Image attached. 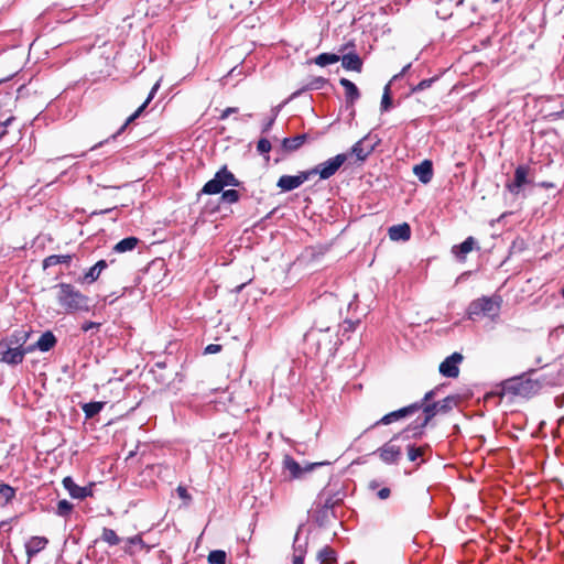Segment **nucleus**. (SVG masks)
<instances>
[{
  "label": "nucleus",
  "instance_id": "nucleus-1",
  "mask_svg": "<svg viewBox=\"0 0 564 564\" xmlns=\"http://www.w3.org/2000/svg\"><path fill=\"white\" fill-rule=\"evenodd\" d=\"M56 288L58 289L57 301L66 312L89 311L88 296L78 291L74 285L59 283Z\"/></svg>",
  "mask_w": 564,
  "mask_h": 564
},
{
  "label": "nucleus",
  "instance_id": "nucleus-2",
  "mask_svg": "<svg viewBox=\"0 0 564 564\" xmlns=\"http://www.w3.org/2000/svg\"><path fill=\"white\" fill-rule=\"evenodd\" d=\"M502 304L500 295L481 296L471 301L467 308V315L469 319H476L479 316H488L496 318L499 315Z\"/></svg>",
  "mask_w": 564,
  "mask_h": 564
},
{
  "label": "nucleus",
  "instance_id": "nucleus-3",
  "mask_svg": "<svg viewBox=\"0 0 564 564\" xmlns=\"http://www.w3.org/2000/svg\"><path fill=\"white\" fill-rule=\"evenodd\" d=\"M539 381L528 378L525 375L509 378L502 382L505 394L530 398L540 390Z\"/></svg>",
  "mask_w": 564,
  "mask_h": 564
},
{
  "label": "nucleus",
  "instance_id": "nucleus-4",
  "mask_svg": "<svg viewBox=\"0 0 564 564\" xmlns=\"http://www.w3.org/2000/svg\"><path fill=\"white\" fill-rule=\"evenodd\" d=\"M440 402L425 403L421 409L423 410L424 417H417L411 423L403 432L404 437H419L423 434L424 427L438 412Z\"/></svg>",
  "mask_w": 564,
  "mask_h": 564
},
{
  "label": "nucleus",
  "instance_id": "nucleus-5",
  "mask_svg": "<svg viewBox=\"0 0 564 564\" xmlns=\"http://www.w3.org/2000/svg\"><path fill=\"white\" fill-rule=\"evenodd\" d=\"M347 158L345 153L337 154L308 170V173H311V176L317 174L322 180H328L337 173L340 166L347 161Z\"/></svg>",
  "mask_w": 564,
  "mask_h": 564
},
{
  "label": "nucleus",
  "instance_id": "nucleus-6",
  "mask_svg": "<svg viewBox=\"0 0 564 564\" xmlns=\"http://www.w3.org/2000/svg\"><path fill=\"white\" fill-rule=\"evenodd\" d=\"M30 354L26 347H15L0 340V361L9 366H18L23 362L25 355Z\"/></svg>",
  "mask_w": 564,
  "mask_h": 564
},
{
  "label": "nucleus",
  "instance_id": "nucleus-7",
  "mask_svg": "<svg viewBox=\"0 0 564 564\" xmlns=\"http://www.w3.org/2000/svg\"><path fill=\"white\" fill-rule=\"evenodd\" d=\"M343 499L340 491H334L333 489L325 487L317 496L315 501L316 508L319 512L326 514L335 506H337Z\"/></svg>",
  "mask_w": 564,
  "mask_h": 564
},
{
  "label": "nucleus",
  "instance_id": "nucleus-8",
  "mask_svg": "<svg viewBox=\"0 0 564 564\" xmlns=\"http://www.w3.org/2000/svg\"><path fill=\"white\" fill-rule=\"evenodd\" d=\"M422 408V403H412L408 406H404V408H401L397 411H392L386 415H383L379 421H377L373 426H377V425H389L393 422H397L401 419H404L406 416H410V415H413L414 413H416L419 410H421Z\"/></svg>",
  "mask_w": 564,
  "mask_h": 564
},
{
  "label": "nucleus",
  "instance_id": "nucleus-9",
  "mask_svg": "<svg viewBox=\"0 0 564 564\" xmlns=\"http://www.w3.org/2000/svg\"><path fill=\"white\" fill-rule=\"evenodd\" d=\"M530 167L528 165H519L514 171V177L511 182L506 183V189L512 195H518L524 185L530 183L529 180Z\"/></svg>",
  "mask_w": 564,
  "mask_h": 564
},
{
  "label": "nucleus",
  "instance_id": "nucleus-10",
  "mask_svg": "<svg viewBox=\"0 0 564 564\" xmlns=\"http://www.w3.org/2000/svg\"><path fill=\"white\" fill-rule=\"evenodd\" d=\"M310 177L311 173H308V171L300 172L297 175H282L279 178L276 186L282 192H290L300 187L304 182L310 180Z\"/></svg>",
  "mask_w": 564,
  "mask_h": 564
},
{
  "label": "nucleus",
  "instance_id": "nucleus-11",
  "mask_svg": "<svg viewBox=\"0 0 564 564\" xmlns=\"http://www.w3.org/2000/svg\"><path fill=\"white\" fill-rule=\"evenodd\" d=\"M463 356L459 352H453L446 357L440 365V373L446 378H456L459 375L458 365L462 362Z\"/></svg>",
  "mask_w": 564,
  "mask_h": 564
},
{
  "label": "nucleus",
  "instance_id": "nucleus-12",
  "mask_svg": "<svg viewBox=\"0 0 564 564\" xmlns=\"http://www.w3.org/2000/svg\"><path fill=\"white\" fill-rule=\"evenodd\" d=\"M327 463L321 462V463H311L306 464L304 467H302L294 458L291 456H285L283 460L284 468L290 473L292 478H300L304 473L313 470L317 466L326 465Z\"/></svg>",
  "mask_w": 564,
  "mask_h": 564
},
{
  "label": "nucleus",
  "instance_id": "nucleus-13",
  "mask_svg": "<svg viewBox=\"0 0 564 564\" xmlns=\"http://www.w3.org/2000/svg\"><path fill=\"white\" fill-rule=\"evenodd\" d=\"M160 87V83H156L151 91L149 93V96L148 98L144 100V102L132 113L130 115L124 123L118 129V131L116 133H113L110 139L115 140L118 135H120L121 133L124 132V130L127 129V127L132 123L137 118H139L141 116V113L144 111V109L148 107V105L150 104V101L154 98L158 89Z\"/></svg>",
  "mask_w": 564,
  "mask_h": 564
},
{
  "label": "nucleus",
  "instance_id": "nucleus-14",
  "mask_svg": "<svg viewBox=\"0 0 564 564\" xmlns=\"http://www.w3.org/2000/svg\"><path fill=\"white\" fill-rule=\"evenodd\" d=\"M56 344H57L56 336L53 334V332L46 330L40 336L37 341H35L32 345L26 346V350H29L30 352H33L35 350H39L41 352H46V351H50L51 349H53Z\"/></svg>",
  "mask_w": 564,
  "mask_h": 564
},
{
  "label": "nucleus",
  "instance_id": "nucleus-15",
  "mask_svg": "<svg viewBox=\"0 0 564 564\" xmlns=\"http://www.w3.org/2000/svg\"><path fill=\"white\" fill-rule=\"evenodd\" d=\"M376 453L386 464H397L402 455L400 446L393 444L392 441L378 448Z\"/></svg>",
  "mask_w": 564,
  "mask_h": 564
},
{
  "label": "nucleus",
  "instance_id": "nucleus-16",
  "mask_svg": "<svg viewBox=\"0 0 564 564\" xmlns=\"http://www.w3.org/2000/svg\"><path fill=\"white\" fill-rule=\"evenodd\" d=\"M63 486L74 499H85L91 496V489L89 487L78 486L69 476L63 479Z\"/></svg>",
  "mask_w": 564,
  "mask_h": 564
},
{
  "label": "nucleus",
  "instance_id": "nucleus-17",
  "mask_svg": "<svg viewBox=\"0 0 564 564\" xmlns=\"http://www.w3.org/2000/svg\"><path fill=\"white\" fill-rule=\"evenodd\" d=\"M414 175L423 184H427L433 178V164L430 160H424L413 167Z\"/></svg>",
  "mask_w": 564,
  "mask_h": 564
},
{
  "label": "nucleus",
  "instance_id": "nucleus-18",
  "mask_svg": "<svg viewBox=\"0 0 564 564\" xmlns=\"http://www.w3.org/2000/svg\"><path fill=\"white\" fill-rule=\"evenodd\" d=\"M47 543L48 540L44 536L30 538L25 543V552L29 560H31L33 556H35L37 553L44 550Z\"/></svg>",
  "mask_w": 564,
  "mask_h": 564
},
{
  "label": "nucleus",
  "instance_id": "nucleus-19",
  "mask_svg": "<svg viewBox=\"0 0 564 564\" xmlns=\"http://www.w3.org/2000/svg\"><path fill=\"white\" fill-rule=\"evenodd\" d=\"M388 235L393 241H406L411 237V228L406 223L393 225L389 228Z\"/></svg>",
  "mask_w": 564,
  "mask_h": 564
},
{
  "label": "nucleus",
  "instance_id": "nucleus-20",
  "mask_svg": "<svg viewBox=\"0 0 564 564\" xmlns=\"http://www.w3.org/2000/svg\"><path fill=\"white\" fill-rule=\"evenodd\" d=\"M31 337V330L15 329L10 336L3 338L9 345L15 347H26L25 344Z\"/></svg>",
  "mask_w": 564,
  "mask_h": 564
},
{
  "label": "nucleus",
  "instance_id": "nucleus-21",
  "mask_svg": "<svg viewBox=\"0 0 564 564\" xmlns=\"http://www.w3.org/2000/svg\"><path fill=\"white\" fill-rule=\"evenodd\" d=\"M476 245V240L473 237L466 238L462 243L456 245L452 248V253L459 260H465L466 254L469 253L474 246Z\"/></svg>",
  "mask_w": 564,
  "mask_h": 564
},
{
  "label": "nucleus",
  "instance_id": "nucleus-22",
  "mask_svg": "<svg viewBox=\"0 0 564 564\" xmlns=\"http://www.w3.org/2000/svg\"><path fill=\"white\" fill-rule=\"evenodd\" d=\"M306 134H297L291 138H284L282 140L281 147L285 152H293L299 150L305 142Z\"/></svg>",
  "mask_w": 564,
  "mask_h": 564
},
{
  "label": "nucleus",
  "instance_id": "nucleus-23",
  "mask_svg": "<svg viewBox=\"0 0 564 564\" xmlns=\"http://www.w3.org/2000/svg\"><path fill=\"white\" fill-rule=\"evenodd\" d=\"M341 65L347 70L361 72L362 61L359 55L349 53L341 57Z\"/></svg>",
  "mask_w": 564,
  "mask_h": 564
},
{
  "label": "nucleus",
  "instance_id": "nucleus-24",
  "mask_svg": "<svg viewBox=\"0 0 564 564\" xmlns=\"http://www.w3.org/2000/svg\"><path fill=\"white\" fill-rule=\"evenodd\" d=\"M216 175L220 177V183L224 187L234 186L238 187L241 185V182L224 165L220 170L216 172Z\"/></svg>",
  "mask_w": 564,
  "mask_h": 564
},
{
  "label": "nucleus",
  "instance_id": "nucleus-25",
  "mask_svg": "<svg viewBox=\"0 0 564 564\" xmlns=\"http://www.w3.org/2000/svg\"><path fill=\"white\" fill-rule=\"evenodd\" d=\"M339 84L345 88V96L348 102L354 104L359 99L360 93L352 82L347 78H340Z\"/></svg>",
  "mask_w": 564,
  "mask_h": 564
},
{
  "label": "nucleus",
  "instance_id": "nucleus-26",
  "mask_svg": "<svg viewBox=\"0 0 564 564\" xmlns=\"http://www.w3.org/2000/svg\"><path fill=\"white\" fill-rule=\"evenodd\" d=\"M107 267L108 263L106 260L97 261L85 274L84 280L88 283L95 282Z\"/></svg>",
  "mask_w": 564,
  "mask_h": 564
},
{
  "label": "nucleus",
  "instance_id": "nucleus-27",
  "mask_svg": "<svg viewBox=\"0 0 564 564\" xmlns=\"http://www.w3.org/2000/svg\"><path fill=\"white\" fill-rule=\"evenodd\" d=\"M224 188L225 187L220 183V177L215 174L214 177L203 186L202 193L206 195H215L221 193Z\"/></svg>",
  "mask_w": 564,
  "mask_h": 564
},
{
  "label": "nucleus",
  "instance_id": "nucleus-28",
  "mask_svg": "<svg viewBox=\"0 0 564 564\" xmlns=\"http://www.w3.org/2000/svg\"><path fill=\"white\" fill-rule=\"evenodd\" d=\"M367 138H362L351 147V154L356 155L358 160L365 161L368 155L373 151V147L365 148L364 143Z\"/></svg>",
  "mask_w": 564,
  "mask_h": 564
},
{
  "label": "nucleus",
  "instance_id": "nucleus-29",
  "mask_svg": "<svg viewBox=\"0 0 564 564\" xmlns=\"http://www.w3.org/2000/svg\"><path fill=\"white\" fill-rule=\"evenodd\" d=\"M72 256L69 254H52L43 260V268L47 269L57 264H69Z\"/></svg>",
  "mask_w": 564,
  "mask_h": 564
},
{
  "label": "nucleus",
  "instance_id": "nucleus-30",
  "mask_svg": "<svg viewBox=\"0 0 564 564\" xmlns=\"http://www.w3.org/2000/svg\"><path fill=\"white\" fill-rule=\"evenodd\" d=\"M138 242L139 239L135 237L123 238L122 240L115 245L113 251L118 253L131 251L137 247Z\"/></svg>",
  "mask_w": 564,
  "mask_h": 564
},
{
  "label": "nucleus",
  "instance_id": "nucleus-31",
  "mask_svg": "<svg viewBox=\"0 0 564 564\" xmlns=\"http://www.w3.org/2000/svg\"><path fill=\"white\" fill-rule=\"evenodd\" d=\"M286 102H288V101H283L282 104H280V105H278V106H275V107H273V108L271 109V111H270V112H271L270 117H269V118L263 122V124H262V129H261V132H262V133H268V132L271 130V128H272V126L274 124V122H275V120H276V118H278V116H279V113H280L281 109L283 108V106H284Z\"/></svg>",
  "mask_w": 564,
  "mask_h": 564
},
{
  "label": "nucleus",
  "instance_id": "nucleus-32",
  "mask_svg": "<svg viewBox=\"0 0 564 564\" xmlns=\"http://www.w3.org/2000/svg\"><path fill=\"white\" fill-rule=\"evenodd\" d=\"M322 564H330L336 561V552L330 546H324L317 554Z\"/></svg>",
  "mask_w": 564,
  "mask_h": 564
},
{
  "label": "nucleus",
  "instance_id": "nucleus-33",
  "mask_svg": "<svg viewBox=\"0 0 564 564\" xmlns=\"http://www.w3.org/2000/svg\"><path fill=\"white\" fill-rule=\"evenodd\" d=\"M105 406L104 402H88L83 405V411L87 419L97 415Z\"/></svg>",
  "mask_w": 564,
  "mask_h": 564
},
{
  "label": "nucleus",
  "instance_id": "nucleus-34",
  "mask_svg": "<svg viewBox=\"0 0 564 564\" xmlns=\"http://www.w3.org/2000/svg\"><path fill=\"white\" fill-rule=\"evenodd\" d=\"M340 59L339 55L334 53H322L315 58L318 66L325 67L327 65L337 63Z\"/></svg>",
  "mask_w": 564,
  "mask_h": 564
},
{
  "label": "nucleus",
  "instance_id": "nucleus-35",
  "mask_svg": "<svg viewBox=\"0 0 564 564\" xmlns=\"http://www.w3.org/2000/svg\"><path fill=\"white\" fill-rule=\"evenodd\" d=\"M101 540L109 544L110 546L118 545L120 543V538L112 529L104 528Z\"/></svg>",
  "mask_w": 564,
  "mask_h": 564
},
{
  "label": "nucleus",
  "instance_id": "nucleus-36",
  "mask_svg": "<svg viewBox=\"0 0 564 564\" xmlns=\"http://www.w3.org/2000/svg\"><path fill=\"white\" fill-rule=\"evenodd\" d=\"M226 552L221 550H214L208 554V563L209 564H225L226 563Z\"/></svg>",
  "mask_w": 564,
  "mask_h": 564
},
{
  "label": "nucleus",
  "instance_id": "nucleus-37",
  "mask_svg": "<svg viewBox=\"0 0 564 564\" xmlns=\"http://www.w3.org/2000/svg\"><path fill=\"white\" fill-rule=\"evenodd\" d=\"M73 510V505L66 499L59 500L56 508V514L63 518L69 516Z\"/></svg>",
  "mask_w": 564,
  "mask_h": 564
},
{
  "label": "nucleus",
  "instance_id": "nucleus-38",
  "mask_svg": "<svg viewBox=\"0 0 564 564\" xmlns=\"http://www.w3.org/2000/svg\"><path fill=\"white\" fill-rule=\"evenodd\" d=\"M240 199V194L236 189H227L221 192V202L227 204H235Z\"/></svg>",
  "mask_w": 564,
  "mask_h": 564
},
{
  "label": "nucleus",
  "instance_id": "nucleus-39",
  "mask_svg": "<svg viewBox=\"0 0 564 564\" xmlns=\"http://www.w3.org/2000/svg\"><path fill=\"white\" fill-rule=\"evenodd\" d=\"M15 496V490L8 484H0V497L4 499L6 502L11 501Z\"/></svg>",
  "mask_w": 564,
  "mask_h": 564
},
{
  "label": "nucleus",
  "instance_id": "nucleus-40",
  "mask_svg": "<svg viewBox=\"0 0 564 564\" xmlns=\"http://www.w3.org/2000/svg\"><path fill=\"white\" fill-rule=\"evenodd\" d=\"M392 105V99H391V96H390V85H386L384 87V91H383V95H382V99H381V105H380V109L381 111H388L390 109Z\"/></svg>",
  "mask_w": 564,
  "mask_h": 564
},
{
  "label": "nucleus",
  "instance_id": "nucleus-41",
  "mask_svg": "<svg viewBox=\"0 0 564 564\" xmlns=\"http://www.w3.org/2000/svg\"><path fill=\"white\" fill-rule=\"evenodd\" d=\"M424 454L423 447H415L414 445L408 446V458L411 462H415L421 458Z\"/></svg>",
  "mask_w": 564,
  "mask_h": 564
},
{
  "label": "nucleus",
  "instance_id": "nucleus-42",
  "mask_svg": "<svg viewBox=\"0 0 564 564\" xmlns=\"http://www.w3.org/2000/svg\"><path fill=\"white\" fill-rule=\"evenodd\" d=\"M327 84V79L324 77H313L311 82L307 84L306 89H322Z\"/></svg>",
  "mask_w": 564,
  "mask_h": 564
},
{
  "label": "nucleus",
  "instance_id": "nucleus-43",
  "mask_svg": "<svg viewBox=\"0 0 564 564\" xmlns=\"http://www.w3.org/2000/svg\"><path fill=\"white\" fill-rule=\"evenodd\" d=\"M271 150V142L265 139L261 138L257 143V151L261 154L269 153Z\"/></svg>",
  "mask_w": 564,
  "mask_h": 564
},
{
  "label": "nucleus",
  "instance_id": "nucleus-44",
  "mask_svg": "<svg viewBox=\"0 0 564 564\" xmlns=\"http://www.w3.org/2000/svg\"><path fill=\"white\" fill-rule=\"evenodd\" d=\"M434 80H435L434 78H427V79L421 80L416 86H414L412 88V93L422 91V90L431 87V85L433 84Z\"/></svg>",
  "mask_w": 564,
  "mask_h": 564
},
{
  "label": "nucleus",
  "instance_id": "nucleus-45",
  "mask_svg": "<svg viewBox=\"0 0 564 564\" xmlns=\"http://www.w3.org/2000/svg\"><path fill=\"white\" fill-rule=\"evenodd\" d=\"M453 403H454V399L451 398V397H447V398L443 399L440 402L438 412H447V411H449L452 409Z\"/></svg>",
  "mask_w": 564,
  "mask_h": 564
},
{
  "label": "nucleus",
  "instance_id": "nucleus-46",
  "mask_svg": "<svg viewBox=\"0 0 564 564\" xmlns=\"http://www.w3.org/2000/svg\"><path fill=\"white\" fill-rule=\"evenodd\" d=\"M176 492H177L178 497H180L182 500H184V502H185L186 505H188V503L191 502L192 497H191V495L188 494V491H187V489H186L185 487H183V486H178V487L176 488Z\"/></svg>",
  "mask_w": 564,
  "mask_h": 564
},
{
  "label": "nucleus",
  "instance_id": "nucleus-47",
  "mask_svg": "<svg viewBox=\"0 0 564 564\" xmlns=\"http://www.w3.org/2000/svg\"><path fill=\"white\" fill-rule=\"evenodd\" d=\"M14 117H9L4 121L0 122V140L8 133V127L12 123Z\"/></svg>",
  "mask_w": 564,
  "mask_h": 564
},
{
  "label": "nucleus",
  "instance_id": "nucleus-48",
  "mask_svg": "<svg viewBox=\"0 0 564 564\" xmlns=\"http://www.w3.org/2000/svg\"><path fill=\"white\" fill-rule=\"evenodd\" d=\"M127 544L129 547H131L134 545H142L143 541L140 535H134V536L127 539Z\"/></svg>",
  "mask_w": 564,
  "mask_h": 564
},
{
  "label": "nucleus",
  "instance_id": "nucleus-49",
  "mask_svg": "<svg viewBox=\"0 0 564 564\" xmlns=\"http://www.w3.org/2000/svg\"><path fill=\"white\" fill-rule=\"evenodd\" d=\"M238 112V108L236 107H228L225 110H223L221 115L219 116L220 120H226L230 115Z\"/></svg>",
  "mask_w": 564,
  "mask_h": 564
},
{
  "label": "nucleus",
  "instance_id": "nucleus-50",
  "mask_svg": "<svg viewBox=\"0 0 564 564\" xmlns=\"http://www.w3.org/2000/svg\"><path fill=\"white\" fill-rule=\"evenodd\" d=\"M329 330V327H321V328H316V327H312L306 334H305V338L306 339H311L315 336V333L316 332H328Z\"/></svg>",
  "mask_w": 564,
  "mask_h": 564
},
{
  "label": "nucleus",
  "instance_id": "nucleus-51",
  "mask_svg": "<svg viewBox=\"0 0 564 564\" xmlns=\"http://www.w3.org/2000/svg\"><path fill=\"white\" fill-rule=\"evenodd\" d=\"M391 490L388 487H383L377 491V496L381 500H386L390 497Z\"/></svg>",
  "mask_w": 564,
  "mask_h": 564
},
{
  "label": "nucleus",
  "instance_id": "nucleus-52",
  "mask_svg": "<svg viewBox=\"0 0 564 564\" xmlns=\"http://www.w3.org/2000/svg\"><path fill=\"white\" fill-rule=\"evenodd\" d=\"M221 350V346L220 345H217V344H209L208 346H206L205 348V354L207 355H212V354H216V352H219Z\"/></svg>",
  "mask_w": 564,
  "mask_h": 564
},
{
  "label": "nucleus",
  "instance_id": "nucleus-53",
  "mask_svg": "<svg viewBox=\"0 0 564 564\" xmlns=\"http://www.w3.org/2000/svg\"><path fill=\"white\" fill-rule=\"evenodd\" d=\"M100 326L99 323H95V322H86L82 325V330L83 332H89L90 329L93 328H98Z\"/></svg>",
  "mask_w": 564,
  "mask_h": 564
},
{
  "label": "nucleus",
  "instance_id": "nucleus-54",
  "mask_svg": "<svg viewBox=\"0 0 564 564\" xmlns=\"http://www.w3.org/2000/svg\"><path fill=\"white\" fill-rule=\"evenodd\" d=\"M299 542V538L297 535L295 536V540H294V554H299V553H302L303 554V557H305V547L301 544H297Z\"/></svg>",
  "mask_w": 564,
  "mask_h": 564
},
{
  "label": "nucleus",
  "instance_id": "nucleus-55",
  "mask_svg": "<svg viewBox=\"0 0 564 564\" xmlns=\"http://www.w3.org/2000/svg\"><path fill=\"white\" fill-rule=\"evenodd\" d=\"M435 395V390H431L429 392L425 393V395L423 397V399L421 401H419L417 403H422V406L425 404V403H431L430 401L434 398Z\"/></svg>",
  "mask_w": 564,
  "mask_h": 564
},
{
  "label": "nucleus",
  "instance_id": "nucleus-56",
  "mask_svg": "<svg viewBox=\"0 0 564 564\" xmlns=\"http://www.w3.org/2000/svg\"><path fill=\"white\" fill-rule=\"evenodd\" d=\"M293 564H304V557L302 553L293 555Z\"/></svg>",
  "mask_w": 564,
  "mask_h": 564
},
{
  "label": "nucleus",
  "instance_id": "nucleus-57",
  "mask_svg": "<svg viewBox=\"0 0 564 564\" xmlns=\"http://www.w3.org/2000/svg\"><path fill=\"white\" fill-rule=\"evenodd\" d=\"M410 67L411 64L405 65L399 74L393 76V79H399L400 77H402Z\"/></svg>",
  "mask_w": 564,
  "mask_h": 564
},
{
  "label": "nucleus",
  "instance_id": "nucleus-58",
  "mask_svg": "<svg viewBox=\"0 0 564 564\" xmlns=\"http://www.w3.org/2000/svg\"><path fill=\"white\" fill-rule=\"evenodd\" d=\"M378 487H379V484H378V481H377V480H371V481L369 482V489H371V490H376Z\"/></svg>",
  "mask_w": 564,
  "mask_h": 564
},
{
  "label": "nucleus",
  "instance_id": "nucleus-59",
  "mask_svg": "<svg viewBox=\"0 0 564 564\" xmlns=\"http://www.w3.org/2000/svg\"><path fill=\"white\" fill-rule=\"evenodd\" d=\"M245 288V284H240L236 288V292H240Z\"/></svg>",
  "mask_w": 564,
  "mask_h": 564
},
{
  "label": "nucleus",
  "instance_id": "nucleus-60",
  "mask_svg": "<svg viewBox=\"0 0 564 564\" xmlns=\"http://www.w3.org/2000/svg\"><path fill=\"white\" fill-rule=\"evenodd\" d=\"M542 186L549 188V187H553V184L552 183H542Z\"/></svg>",
  "mask_w": 564,
  "mask_h": 564
},
{
  "label": "nucleus",
  "instance_id": "nucleus-61",
  "mask_svg": "<svg viewBox=\"0 0 564 564\" xmlns=\"http://www.w3.org/2000/svg\"><path fill=\"white\" fill-rule=\"evenodd\" d=\"M8 524V521H1L0 522V530Z\"/></svg>",
  "mask_w": 564,
  "mask_h": 564
},
{
  "label": "nucleus",
  "instance_id": "nucleus-62",
  "mask_svg": "<svg viewBox=\"0 0 564 564\" xmlns=\"http://www.w3.org/2000/svg\"><path fill=\"white\" fill-rule=\"evenodd\" d=\"M251 117H252V115H251V113H247V115H245V116L242 117V119H243V120H247V119H249V118H251Z\"/></svg>",
  "mask_w": 564,
  "mask_h": 564
},
{
  "label": "nucleus",
  "instance_id": "nucleus-63",
  "mask_svg": "<svg viewBox=\"0 0 564 564\" xmlns=\"http://www.w3.org/2000/svg\"><path fill=\"white\" fill-rule=\"evenodd\" d=\"M104 144V142H99L98 144H96L95 147L91 148V150L98 148V147H101Z\"/></svg>",
  "mask_w": 564,
  "mask_h": 564
},
{
  "label": "nucleus",
  "instance_id": "nucleus-64",
  "mask_svg": "<svg viewBox=\"0 0 564 564\" xmlns=\"http://www.w3.org/2000/svg\"><path fill=\"white\" fill-rule=\"evenodd\" d=\"M562 296H563V299H564V286H563V290H562Z\"/></svg>",
  "mask_w": 564,
  "mask_h": 564
}]
</instances>
